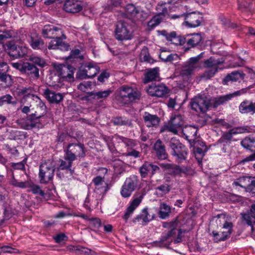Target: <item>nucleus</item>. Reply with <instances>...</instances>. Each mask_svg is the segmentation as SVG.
Here are the masks:
<instances>
[{
    "instance_id": "obj_9",
    "label": "nucleus",
    "mask_w": 255,
    "mask_h": 255,
    "mask_svg": "<svg viewBox=\"0 0 255 255\" xmlns=\"http://www.w3.org/2000/svg\"><path fill=\"white\" fill-rule=\"evenodd\" d=\"M184 118L181 115H172L168 123L164 126L161 131L167 130L177 134L184 127Z\"/></svg>"
},
{
    "instance_id": "obj_8",
    "label": "nucleus",
    "mask_w": 255,
    "mask_h": 255,
    "mask_svg": "<svg viewBox=\"0 0 255 255\" xmlns=\"http://www.w3.org/2000/svg\"><path fill=\"white\" fill-rule=\"evenodd\" d=\"M67 154V157L71 160L77 158H83L86 155V149L83 143H70L64 150Z\"/></svg>"
},
{
    "instance_id": "obj_19",
    "label": "nucleus",
    "mask_w": 255,
    "mask_h": 255,
    "mask_svg": "<svg viewBox=\"0 0 255 255\" xmlns=\"http://www.w3.org/2000/svg\"><path fill=\"white\" fill-rule=\"evenodd\" d=\"M241 215L243 221L252 227V232H255V204L252 205L250 211Z\"/></svg>"
},
{
    "instance_id": "obj_39",
    "label": "nucleus",
    "mask_w": 255,
    "mask_h": 255,
    "mask_svg": "<svg viewBox=\"0 0 255 255\" xmlns=\"http://www.w3.org/2000/svg\"><path fill=\"white\" fill-rule=\"evenodd\" d=\"M112 93V90H107L104 91H99L97 92H91L89 93V96L91 97L92 99L99 100L106 99Z\"/></svg>"
},
{
    "instance_id": "obj_11",
    "label": "nucleus",
    "mask_w": 255,
    "mask_h": 255,
    "mask_svg": "<svg viewBox=\"0 0 255 255\" xmlns=\"http://www.w3.org/2000/svg\"><path fill=\"white\" fill-rule=\"evenodd\" d=\"M190 105L192 110L197 112L205 113L212 105L211 101L204 98H195L193 99Z\"/></svg>"
},
{
    "instance_id": "obj_58",
    "label": "nucleus",
    "mask_w": 255,
    "mask_h": 255,
    "mask_svg": "<svg viewBox=\"0 0 255 255\" xmlns=\"http://www.w3.org/2000/svg\"><path fill=\"white\" fill-rule=\"evenodd\" d=\"M251 3V0L239 1V9L242 11L246 10L250 7Z\"/></svg>"
},
{
    "instance_id": "obj_36",
    "label": "nucleus",
    "mask_w": 255,
    "mask_h": 255,
    "mask_svg": "<svg viewBox=\"0 0 255 255\" xmlns=\"http://www.w3.org/2000/svg\"><path fill=\"white\" fill-rule=\"evenodd\" d=\"M154 148L159 159H164L166 158L167 154H166L165 147L160 140H158L155 143Z\"/></svg>"
},
{
    "instance_id": "obj_2",
    "label": "nucleus",
    "mask_w": 255,
    "mask_h": 255,
    "mask_svg": "<svg viewBox=\"0 0 255 255\" xmlns=\"http://www.w3.org/2000/svg\"><path fill=\"white\" fill-rule=\"evenodd\" d=\"M178 222L177 220L169 222H163L162 226L168 230L163 233L160 239L161 246L167 247L171 243H179L181 241V230L177 229Z\"/></svg>"
},
{
    "instance_id": "obj_51",
    "label": "nucleus",
    "mask_w": 255,
    "mask_h": 255,
    "mask_svg": "<svg viewBox=\"0 0 255 255\" xmlns=\"http://www.w3.org/2000/svg\"><path fill=\"white\" fill-rule=\"evenodd\" d=\"M13 98L9 94L4 95L0 97V106H1L4 104H12L14 105L16 104L15 101H12Z\"/></svg>"
},
{
    "instance_id": "obj_60",
    "label": "nucleus",
    "mask_w": 255,
    "mask_h": 255,
    "mask_svg": "<svg viewBox=\"0 0 255 255\" xmlns=\"http://www.w3.org/2000/svg\"><path fill=\"white\" fill-rule=\"evenodd\" d=\"M77 77L80 79H84L89 78L88 76L87 72H86V70L84 65L82 66L78 71L76 75Z\"/></svg>"
},
{
    "instance_id": "obj_20",
    "label": "nucleus",
    "mask_w": 255,
    "mask_h": 255,
    "mask_svg": "<svg viewBox=\"0 0 255 255\" xmlns=\"http://www.w3.org/2000/svg\"><path fill=\"white\" fill-rule=\"evenodd\" d=\"M42 34L45 38H52L61 35L65 38L62 30L53 25H45L42 30Z\"/></svg>"
},
{
    "instance_id": "obj_45",
    "label": "nucleus",
    "mask_w": 255,
    "mask_h": 255,
    "mask_svg": "<svg viewBox=\"0 0 255 255\" xmlns=\"http://www.w3.org/2000/svg\"><path fill=\"white\" fill-rule=\"evenodd\" d=\"M223 63V61H220L218 59H216L214 57H210L209 59L204 61V64L206 67L210 68L213 69H217L218 70V66Z\"/></svg>"
},
{
    "instance_id": "obj_13",
    "label": "nucleus",
    "mask_w": 255,
    "mask_h": 255,
    "mask_svg": "<svg viewBox=\"0 0 255 255\" xmlns=\"http://www.w3.org/2000/svg\"><path fill=\"white\" fill-rule=\"evenodd\" d=\"M204 52H201L197 56L190 58L186 64L183 66L181 73L183 75H189L197 68L198 62L203 57Z\"/></svg>"
},
{
    "instance_id": "obj_1",
    "label": "nucleus",
    "mask_w": 255,
    "mask_h": 255,
    "mask_svg": "<svg viewBox=\"0 0 255 255\" xmlns=\"http://www.w3.org/2000/svg\"><path fill=\"white\" fill-rule=\"evenodd\" d=\"M215 218H216V222L218 227L222 229H227V231H213V240L216 242L226 241L230 237L233 231L234 225L232 222V218L230 216L224 214L218 215Z\"/></svg>"
},
{
    "instance_id": "obj_27",
    "label": "nucleus",
    "mask_w": 255,
    "mask_h": 255,
    "mask_svg": "<svg viewBox=\"0 0 255 255\" xmlns=\"http://www.w3.org/2000/svg\"><path fill=\"white\" fill-rule=\"evenodd\" d=\"M113 138L118 143H124L127 148V150L133 148L137 144V141L136 140L124 137L117 134L113 136Z\"/></svg>"
},
{
    "instance_id": "obj_43",
    "label": "nucleus",
    "mask_w": 255,
    "mask_h": 255,
    "mask_svg": "<svg viewBox=\"0 0 255 255\" xmlns=\"http://www.w3.org/2000/svg\"><path fill=\"white\" fill-rule=\"evenodd\" d=\"M166 38L168 41L176 45H182L185 43V39H182L181 37L177 36L175 32L166 34Z\"/></svg>"
},
{
    "instance_id": "obj_22",
    "label": "nucleus",
    "mask_w": 255,
    "mask_h": 255,
    "mask_svg": "<svg viewBox=\"0 0 255 255\" xmlns=\"http://www.w3.org/2000/svg\"><path fill=\"white\" fill-rule=\"evenodd\" d=\"M52 65L55 71L56 74L58 75V77H56L57 80H59L60 77L62 78H71L72 74L69 73V68L68 66L64 64H61L56 63H53Z\"/></svg>"
},
{
    "instance_id": "obj_44",
    "label": "nucleus",
    "mask_w": 255,
    "mask_h": 255,
    "mask_svg": "<svg viewBox=\"0 0 255 255\" xmlns=\"http://www.w3.org/2000/svg\"><path fill=\"white\" fill-rule=\"evenodd\" d=\"M181 131L187 138H188L196 136L197 129L194 126H187L183 127Z\"/></svg>"
},
{
    "instance_id": "obj_48",
    "label": "nucleus",
    "mask_w": 255,
    "mask_h": 255,
    "mask_svg": "<svg viewBox=\"0 0 255 255\" xmlns=\"http://www.w3.org/2000/svg\"><path fill=\"white\" fill-rule=\"evenodd\" d=\"M189 171V169L186 167H181L173 164L170 173L174 175H186Z\"/></svg>"
},
{
    "instance_id": "obj_32",
    "label": "nucleus",
    "mask_w": 255,
    "mask_h": 255,
    "mask_svg": "<svg viewBox=\"0 0 255 255\" xmlns=\"http://www.w3.org/2000/svg\"><path fill=\"white\" fill-rule=\"evenodd\" d=\"M187 153V149L185 146L182 144L181 146H180V149L174 150L171 153V154L176 157V160L178 162L181 163L186 159Z\"/></svg>"
},
{
    "instance_id": "obj_59",
    "label": "nucleus",
    "mask_w": 255,
    "mask_h": 255,
    "mask_svg": "<svg viewBox=\"0 0 255 255\" xmlns=\"http://www.w3.org/2000/svg\"><path fill=\"white\" fill-rule=\"evenodd\" d=\"M29 60L33 63L41 67H43L45 64L44 60L38 56L30 57Z\"/></svg>"
},
{
    "instance_id": "obj_26",
    "label": "nucleus",
    "mask_w": 255,
    "mask_h": 255,
    "mask_svg": "<svg viewBox=\"0 0 255 255\" xmlns=\"http://www.w3.org/2000/svg\"><path fill=\"white\" fill-rule=\"evenodd\" d=\"M43 93L45 98L50 103H58L63 99V95L59 93H55L49 88L45 89Z\"/></svg>"
},
{
    "instance_id": "obj_15",
    "label": "nucleus",
    "mask_w": 255,
    "mask_h": 255,
    "mask_svg": "<svg viewBox=\"0 0 255 255\" xmlns=\"http://www.w3.org/2000/svg\"><path fill=\"white\" fill-rule=\"evenodd\" d=\"M143 198V194L139 193L135 194L133 199L130 202L129 206L127 208L126 211L123 216V218L127 221L130 216L133 213L135 209L139 205Z\"/></svg>"
},
{
    "instance_id": "obj_37",
    "label": "nucleus",
    "mask_w": 255,
    "mask_h": 255,
    "mask_svg": "<svg viewBox=\"0 0 255 255\" xmlns=\"http://www.w3.org/2000/svg\"><path fill=\"white\" fill-rule=\"evenodd\" d=\"M67 157V154L65 153L64 157V160H61L60 161V164L58 168L59 170H68L71 174H72L73 170L71 169L73 161Z\"/></svg>"
},
{
    "instance_id": "obj_35",
    "label": "nucleus",
    "mask_w": 255,
    "mask_h": 255,
    "mask_svg": "<svg viewBox=\"0 0 255 255\" xmlns=\"http://www.w3.org/2000/svg\"><path fill=\"white\" fill-rule=\"evenodd\" d=\"M156 10L157 11L156 15H159L163 20L168 15L169 12H170V9L167 7L166 3H158L156 6Z\"/></svg>"
},
{
    "instance_id": "obj_49",
    "label": "nucleus",
    "mask_w": 255,
    "mask_h": 255,
    "mask_svg": "<svg viewBox=\"0 0 255 255\" xmlns=\"http://www.w3.org/2000/svg\"><path fill=\"white\" fill-rule=\"evenodd\" d=\"M28 185L26 186V188H29L28 191H31L33 194H38L41 196H44L45 195L44 192L41 189L40 187L37 185L34 184L30 181H27Z\"/></svg>"
},
{
    "instance_id": "obj_61",
    "label": "nucleus",
    "mask_w": 255,
    "mask_h": 255,
    "mask_svg": "<svg viewBox=\"0 0 255 255\" xmlns=\"http://www.w3.org/2000/svg\"><path fill=\"white\" fill-rule=\"evenodd\" d=\"M217 71V69H213L211 68L205 71V72L203 74L202 77L205 79H209L211 77H213Z\"/></svg>"
},
{
    "instance_id": "obj_50",
    "label": "nucleus",
    "mask_w": 255,
    "mask_h": 255,
    "mask_svg": "<svg viewBox=\"0 0 255 255\" xmlns=\"http://www.w3.org/2000/svg\"><path fill=\"white\" fill-rule=\"evenodd\" d=\"M162 20H163V19H162V18H160L159 15H155L147 23L149 29L151 30L153 29L159 25Z\"/></svg>"
},
{
    "instance_id": "obj_42",
    "label": "nucleus",
    "mask_w": 255,
    "mask_h": 255,
    "mask_svg": "<svg viewBox=\"0 0 255 255\" xmlns=\"http://www.w3.org/2000/svg\"><path fill=\"white\" fill-rule=\"evenodd\" d=\"M202 40V37L200 33H194L187 40V44L191 47H194L199 44Z\"/></svg>"
},
{
    "instance_id": "obj_41",
    "label": "nucleus",
    "mask_w": 255,
    "mask_h": 255,
    "mask_svg": "<svg viewBox=\"0 0 255 255\" xmlns=\"http://www.w3.org/2000/svg\"><path fill=\"white\" fill-rule=\"evenodd\" d=\"M122 0H108L107 3L103 5L104 12L112 11L115 7H119L122 3Z\"/></svg>"
},
{
    "instance_id": "obj_33",
    "label": "nucleus",
    "mask_w": 255,
    "mask_h": 255,
    "mask_svg": "<svg viewBox=\"0 0 255 255\" xmlns=\"http://www.w3.org/2000/svg\"><path fill=\"white\" fill-rule=\"evenodd\" d=\"M60 47H64L67 49L68 46L64 43L62 39L60 37V36H57L53 38H52V40L49 43L48 48L49 49H58Z\"/></svg>"
},
{
    "instance_id": "obj_53",
    "label": "nucleus",
    "mask_w": 255,
    "mask_h": 255,
    "mask_svg": "<svg viewBox=\"0 0 255 255\" xmlns=\"http://www.w3.org/2000/svg\"><path fill=\"white\" fill-rule=\"evenodd\" d=\"M113 122L115 125L124 126L130 124V121L124 117H116L115 118Z\"/></svg>"
},
{
    "instance_id": "obj_31",
    "label": "nucleus",
    "mask_w": 255,
    "mask_h": 255,
    "mask_svg": "<svg viewBox=\"0 0 255 255\" xmlns=\"http://www.w3.org/2000/svg\"><path fill=\"white\" fill-rule=\"evenodd\" d=\"M28 41L30 46L33 49L42 50L45 48L46 46L43 40L39 37L30 36Z\"/></svg>"
},
{
    "instance_id": "obj_7",
    "label": "nucleus",
    "mask_w": 255,
    "mask_h": 255,
    "mask_svg": "<svg viewBox=\"0 0 255 255\" xmlns=\"http://www.w3.org/2000/svg\"><path fill=\"white\" fill-rule=\"evenodd\" d=\"M138 183L139 180L137 176L131 175L127 178L121 189V196L125 198L129 197L138 186Z\"/></svg>"
},
{
    "instance_id": "obj_12",
    "label": "nucleus",
    "mask_w": 255,
    "mask_h": 255,
    "mask_svg": "<svg viewBox=\"0 0 255 255\" xmlns=\"http://www.w3.org/2000/svg\"><path fill=\"white\" fill-rule=\"evenodd\" d=\"M147 93L152 97H163L169 92L168 88L164 84H152L147 88Z\"/></svg>"
},
{
    "instance_id": "obj_4",
    "label": "nucleus",
    "mask_w": 255,
    "mask_h": 255,
    "mask_svg": "<svg viewBox=\"0 0 255 255\" xmlns=\"http://www.w3.org/2000/svg\"><path fill=\"white\" fill-rule=\"evenodd\" d=\"M141 94L137 89L128 86H123L116 94V99L120 104H128L139 100Z\"/></svg>"
},
{
    "instance_id": "obj_28",
    "label": "nucleus",
    "mask_w": 255,
    "mask_h": 255,
    "mask_svg": "<svg viewBox=\"0 0 255 255\" xmlns=\"http://www.w3.org/2000/svg\"><path fill=\"white\" fill-rule=\"evenodd\" d=\"M245 76V74L242 72H233L225 77L223 81V84L224 85H228L230 82L233 83L240 81L244 79Z\"/></svg>"
},
{
    "instance_id": "obj_46",
    "label": "nucleus",
    "mask_w": 255,
    "mask_h": 255,
    "mask_svg": "<svg viewBox=\"0 0 255 255\" xmlns=\"http://www.w3.org/2000/svg\"><path fill=\"white\" fill-rule=\"evenodd\" d=\"M86 72H87L89 78L94 77L99 72L97 66L91 63H87L84 65Z\"/></svg>"
},
{
    "instance_id": "obj_56",
    "label": "nucleus",
    "mask_w": 255,
    "mask_h": 255,
    "mask_svg": "<svg viewBox=\"0 0 255 255\" xmlns=\"http://www.w3.org/2000/svg\"><path fill=\"white\" fill-rule=\"evenodd\" d=\"M10 184L14 186L18 187L21 188H26V186L28 185V183L27 181L25 182H18L12 175V179L10 181Z\"/></svg>"
},
{
    "instance_id": "obj_54",
    "label": "nucleus",
    "mask_w": 255,
    "mask_h": 255,
    "mask_svg": "<svg viewBox=\"0 0 255 255\" xmlns=\"http://www.w3.org/2000/svg\"><path fill=\"white\" fill-rule=\"evenodd\" d=\"M233 135H234V134L232 133L231 129L228 131L224 133L221 138V142L222 143L225 142L226 143L230 144Z\"/></svg>"
},
{
    "instance_id": "obj_34",
    "label": "nucleus",
    "mask_w": 255,
    "mask_h": 255,
    "mask_svg": "<svg viewBox=\"0 0 255 255\" xmlns=\"http://www.w3.org/2000/svg\"><path fill=\"white\" fill-rule=\"evenodd\" d=\"M239 95V92H236L233 94H227L226 95L218 97L213 101L214 107H217L225 102L230 100L233 97Z\"/></svg>"
},
{
    "instance_id": "obj_21",
    "label": "nucleus",
    "mask_w": 255,
    "mask_h": 255,
    "mask_svg": "<svg viewBox=\"0 0 255 255\" xmlns=\"http://www.w3.org/2000/svg\"><path fill=\"white\" fill-rule=\"evenodd\" d=\"M159 167L156 165L152 164L149 162H145L140 167L139 172L141 177L145 178L148 175L151 176L154 174L156 172L159 171Z\"/></svg>"
},
{
    "instance_id": "obj_63",
    "label": "nucleus",
    "mask_w": 255,
    "mask_h": 255,
    "mask_svg": "<svg viewBox=\"0 0 255 255\" xmlns=\"http://www.w3.org/2000/svg\"><path fill=\"white\" fill-rule=\"evenodd\" d=\"M140 155L141 153L140 152L133 148L127 150V152L125 153L126 156H132L134 158L139 157L140 156Z\"/></svg>"
},
{
    "instance_id": "obj_40",
    "label": "nucleus",
    "mask_w": 255,
    "mask_h": 255,
    "mask_svg": "<svg viewBox=\"0 0 255 255\" xmlns=\"http://www.w3.org/2000/svg\"><path fill=\"white\" fill-rule=\"evenodd\" d=\"M171 212V208L169 205L165 203H161L160 205L158 216L160 219H167L169 217Z\"/></svg>"
},
{
    "instance_id": "obj_18",
    "label": "nucleus",
    "mask_w": 255,
    "mask_h": 255,
    "mask_svg": "<svg viewBox=\"0 0 255 255\" xmlns=\"http://www.w3.org/2000/svg\"><path fill=\"white\" fill-rule=\"evenodd\" d=\"M155 215L152 213L148 210V208H143L141 213L137 215L133 220V222L135 223L141 222V224L145 225L150 221H152L155 218Z\"/></svg>"
},
{
    "instance_id": "obj_64",
    "label": "nucleus",
    "mask_w": 255,
    "mask_h": 255,
    "mask_svg": "<svg viewBox=\"0 0 255 255\" xmlns=\"http://www.w3.org/2000/svg\"><path fill=\"white\" fill-rule=\"evenodd\" d=\"M91 86V83L90 82H84L80 84L78 88L82 92H86Z\"/></svg>"
},
{
    "instance_id": "obj_16",
    "label": "nucleus",
    "mask_w": 255,
    "mask_h": 255,
    "mask_svg": "<svg viewBox=\"0 0 255 255\" xmlns=\"http://www.w3.org/2000/svg\"><path fill=\"white\" fill-rule=\"evenodd\" d=\"M126 14L127 17L135 20H142L143 15L145 14L138 7H136L132 4H128L126 8Z\"/></svg>"
},
{
    "instance_id": "obj_23",
    "label": "nucleus",
    "mask_w": 255,
    "mask_h": 255,
    "mask_svg": "<svg viewBox=\"0 0 255 255\" xmlns=\"http://www.w3.org/2000/svg\"><path fill=\"white\" fill-rule=\"evenodd\" d=\"M202 19V18L199 14L191 13L185 15L184 23L189 27H196L200 25Z\"/></svg>"
},
{
    "instance_id": "obj_10",
    "label": "nucleus",
    "mask_w": 255,
    "mask_h": 255,
    "mask_svg": "<svg viewBox=\"0 0 255 255\" xmlns=\"http://www.w3.org/2000/svg\"><path fill=\"white\" fill-rule=\"evenodd\" d=\"M11 65L13 67L19 70L22 73L32 78H38L39 76L38 69L29 62L22 63H12Z\"/></svg>"
},
{
    "instance_id": "obj_17",
    "label": "nucleus",
    "mask_w": 255,
    "mask_h": 255,
    "mask_svg": "<svg viewBox=\"0 0 255 255\" xmlns=\"http://www.w3.org/2000/svg\"><path fill=\"white\" fill-rule=\"evenodd\" d=\"M7 47L9 55L14 58L22 57L27 52V49L26 47L17 46L12 42L8 43Z\"/></svg>"
},
{
    "instance_id": "obj_24",
    "label": "nucleus",
    "mask_w": 255,
    "mask_h": 255,
    "mask_svg": "<svg viewBox=\"0 0 255 255\" xmlns=\"http://www.w3.org/2000/svg\"><path fill=\"white\" fill-rule=\"evenodd\" d=\"M64 8L67 12L76 13L82 10V6L81 2L77 0H66Z\"/></svg>"
},
{
    "instance_id": "obj_14",
    "label": "nucleus",
    "mask_w": 255,
    "mask_h": 255,
    "mask_svg": "<svg viewBox=\"0 0 255 255\" xmlns=\"http://www.w3.org/2000/svg\"><path fill=\"white\" fill-rule=\"evenodd\" d=\"M41 116H36L35 114L29 115L22 124V128L24 129L29 130L33 128H42L43 126L41 122Z\"/></svg>"
},
{
    "instance_id": "obj_62",
    "label": "nucleus",
    "mask_w": 255,
    "mask_h": 255,
    "mask_svg": "<svg viewBox=\"0 0 255 255\" xmlns=\"http://www.w3.org/2000/svg\"><path fill=\"white\" fill-rule=\"evenodd\" d=\"M232 133L235 134L249 132L248 129L245 127H238L231 129Z\"/></svg>"
},
{
    "instance_id": "obj_57",
    "label": "nucleus",
    "mask_w": 255,
    "mask_h": 255,
    "mask_svg": "<svg viewBox=\"0 0 255 255\" xmlns=\"http://www.w3.org/2000/svg\"><path fill=\"white\" fill-rule=\"evenodd\" d=\"M35 91L33 88H24L21 90V93L25 97H34Z\"/></svg>"
},
{
    "instance_id": "obj_47",
    "label": "nucleus",
    "mask_w": 255,
    "mask_h": 255,
    "mask_svg": "<svg viewBox=\"0 0 255 255\" xmlns=\"http://www.w3.org/2000/svg\"><path fill=\"white\" fill-rule=\"evenodd\" d=\"M250 181V177H242L237 179L233 184L235 186H240L245 189H248Z\"/></svg>"
},
{
    "instance_id": "obj_55",
    "label": "nucleus",
    "mask_w": 255,
    "mask_h": 255,
    "mask_svg": "<svg viewBox=\"0 0 255 255\" xmlns=\"http://www.w3.org/2000/svg\"><path fill=\"white\" fill-rule=\"evenodd\" d=\"M0 79L1 81L4 82L6 86H10L12 84L11 76L6 74V72L0 71Z\"/></svg>"
},
{
    "instance_id": "obj_38",
    "label": "nucleus",
    "mask_w": 255,
    "mask_h": 255,
    "mask_svg": "<svg viewBox=\"0 0 255 255\" xmlns=\"http://www.w3.org/2000/svg\"><path fill=\"white\" fill-rule=\"evenodd\" d=\"M109 190V187L107 183L95 186L94 194H96V197L102 199Z\"/></svg>"
},
{
    "instance_id": "obj_5",
    "label": "nucleus",
    "mask_w": 255,
    "mask_h": 255,
    "mask_svg": "<svg viewBox=\"0 0 255 255\" xmlns=\"http://www.w3.org/2000/svg\"><path fill=\"white\" fill-rule=\"evenodd\" d=\"M54 163L48 160L39 166V178L41 183H47L52 178L55 171Z\"/></svg>"
},
{
    "instance_id": "obj_29",
    "label": "nucleus",
    "mask_w": 255,
    "mask_h": 255,
    "mask_svg": "<svg viewBox=\"0 0 255 255\" xmlns=\"http://www.w3.org/2000/svg\"><path fill=\"white\" fill-rule=\"evenodd\" d=\"M159 68L156 67L152 69H148L144 74L143 83L146 84L152 81H156L159 78Z\"/></svg>"
},
{
    "instance_id": "obj_6",
    "label": "nucleus",
    "mask_w": 255,
    "mask_h": 255,
    "mask_svg": "<svg viewBox=\"0 0 255 255\" xmlns=\"http://www.w3.org/2000/svg\"><path fill=\"white\" fill-rule=\"evenodd\" d=\"M115 36L118 41H124L131 39L133 35L128 24L126 22L119 21L116 25Z\"/></svg>"
},
{
    "instance_id": "obj_25",
    "label": "nucleus",
    "mask_w": 255,
    "mask_h": 255,
    "mask_svg": "<svg viewBox=\"0 0 255 255\" xmlns=\"http://www.w3.org/2000/svg\"><path fill=\"white\" fill-rule=\"evenodd\" d=\"M239 109L240 112L243 114L249 113L252 115L254 114H255V101L254 102L246 100L240 104Z\"/></svg>"
},
{
    "instance_id": "obj_3",
    "label": "nucleus",
    "mask_w": 255,
    "mask_h": 255,
    "mask_svg": "<svg viewBox=\"0 0 255 255\" xmlns=\"http://www.w3.org/2000/svg\"><path fill=\"white\" fill-rule=\"evenodd\" d=\"M178 222L177 220L169 222H163L162 226L168 230L163 233L160 239L161 246L167 247L171 243H179L181 241V230L177 229Z\"/></svg>"
},
{
    "instance_id": "obj_52",
    "label": "nucleus",
    "mask_w": 255,
    "mask_h": 255,
    "mask_svg": "<svg viewBox=\"0 0 255 255\" xmlns=\"http://www.w3.org/2000/svg\"><path fill=\"white\" fill-rule=\"evenodd\" d=\"M181 144L178 139L176 138H172L169 141L168 145L171 150V152H173L176 149H180Z\"/></svg>"
},
{
    "instance_id": "obj_30",
    "label": "nucleus",
    "mask_w": 255,
    "mask_h": 255,
    "mask_svg": "<svg viewBox=\"0 0 255 255\" xmlns=\"http://www.w3.org/2000/svg\"><path fill=\"white\" fill-rule=\"evenodd\" d=\"M143 119L145 125L147 127H155L157 126L160 122L159 118L155 115H151L148 112H145Z\"/></svg>"
}]
</instances>
